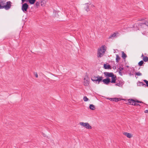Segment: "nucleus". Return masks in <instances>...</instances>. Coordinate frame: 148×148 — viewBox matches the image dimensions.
Returning <instances> with one entry per match:
<instances>
[{
    "label": "nucleus",
    "instance_id": "nucleus-1",
    "mask_svg": "<svg viewBox=\"0 0 148 148\" xmlns=\"http://www.w3.org/2000/svg\"><path fill=\"white\" fill-rule=\"evenodd\" d=\"M106 50V47L104 45H103L98 49L97 53V57L100 58L103 56Z\"/></svg>",
    "mask_w": 148,
    "mask_h": 148
},
{
    "label": "nucleus",
    "instance_id": "nucleus-2",
    "mask_svg": "<svg viewBox=\"0 0 148 148\" xmlns=\"http://www.w3.org/2000/svg\"><path fill=\"white\" fill-rule=\"evenodd\" d=\"M103 77L102 76H100L99 75H97V76L92 77L91 79L94 82L99 84L100 82H102V80Z\"/></svg>",
    "mask_w": 148,
    "mask_h": 148
},
{
    "label": "nucleus",
    "instance_id": "nucleus-3",
    "mask_svg": "<svg viewBox=\"0 0 148 148\" xmlns=\"http://www.w3.org/2000/svg\"><path fill=\"white\" fill-rule=\"evenodd\" d=\"M128 101L129 103H130V104H132V105L135 106H140L139 104L136 103H143L142 101H139L137 100H135L132 99H129Z\"/></svg>",
    "mask_w": 148,
    "mask_h": 148
},
{
    "label": "nucleus",
    "instance_id": "nucleus-4",
    "mask_svg": "<svg viewBox=\"0 0 148 148\" xmlns=\"http://www.w3.org/2000/svg\"><path fill=\"white\" fill-rule=\"evenodd\" d=\"M79 124L87 129H91L92 128L91 126L88 123L80 122L79 123Z\"/></svg>",
    "mask_w": 148,
    "mask_h": 148
},
{
    "label": "nucleus",
    "instance_id": "nucleus-5",
    "mask_svg": "<svg viewBox=\"0 0 148 148\" xmlns=\"http://www.w3.org/2000/svg\"><path fill=\"white\" fill-rule=\"evenodd\" d=\"M12 4V3L11 1H7L5 3V5H4V6L2 8H4L7 10H9L11 7Z\"/></svg>",
    "mask_w": 148,
    "mask_h": 148
},
{
    "label": "nucleus",
    "instance_id": "nucleus-6",
    "mask_svg": "<svg viewBox=\"0 0 148 148\" xmlns=\"http://www.w3.org/2000/svg\"><path fill=\"white\" fill-rule=\"evenodd\" d=\"M22 4L21 9L23 12L25 13L27 11L29 5L27 3H23Z\"/></svg>",
    "mask_w": 148,
    "mask_h": 148
},
{
    "label": "nucleus",
    "instance_id": "nucleus-7",
    "mask_svg": "<svg viewBox=\"0 0 148 148\" xmlns=\"http://www.w3.org/2000/svg\"><path fill=\"white\" fill-rule=\"evenodd\" d=\"M115 85L120 87H122L124 84V82L122 80H116Z\"/></svg>",
    "mask_w": 148,
    "mask_h": 148
},
{
    "label": "nucleus",
    "instance_id": "nucleus-8",
    "mask_svg": "<svg viewBox=\"0 0 148 148\" xmlns=\"http://www.w3.org/2000/svg\"><path fill=\"white\" fill-rule=\"evenodd\" d=\"M102 82H103L104 84L106 85H108L110 82V78H108L103 79Z\"/></svg>",
    "mask_w": 148,
    "mask_h": 148
},
{
    "label": "nucleus",
    "instance_id": "nucleus-9",
    "mask_svg": "<svg viewBox=\"0 0 148 148\" xmlns=\"http://www.w3.org/2000/svg\"><path fill=\"white\" fill-rule=\"evenodd\" d=\"M104 74L106 77H112L114 75L112 73L108 72H104Z\"/></svg>",
    "mask_w": 148,
    "mask_h": 148
},
{
    "label": "nucleus",
    "instance_id": "nucleus-10",
    "mask_svg": "<svg viewBox=\"0 0 148 148\" xmlns=\"http://www.w3.org/2000/svg\"><path fill=\"white\" fill-rule=\"evenodd\" d=\"M89 83V79L88 78H84V85L85 86H88Z\"/></svg>",
    "mask_w": 148,
    "mask_h": 148
},
{
    "label": "nucleus",
    "instance_id": "nucleus-11",
    "mask_svg": "<svg viewBox=\"0 0 148 148\" xmlns=\"http://www.w3.org/2000/svg\"><path fill=\"white\" fill-rule=\"evenodd\" d=\"M116 76L114 75L111 77V81H110V82L112 83H115L116 82Z\"/></svg>",
    "mask_w": 148,
    "mask_h": 148
},
{
    "label": "nucleus",
    "instance_id": "nucleus-12",
    "mask_svg": "<svg viewBox=\"0 0 148 148\" xmlns=\"http://www.w3.org/2000/svg\"><path fill=\"white\" fill-rule=\"evenodd\" d=\"M5 1H0V9H3L4 8H2L5 5Z\"/></svg>",
    "mask_w": 148,
    "mask_h": 148
},
{
    "label": "nucleus",
    "instance_id": "nucleus-13",
    "mask_svg": "<svg viewBox=\"0 0 148 148\" xmlns=\"http://www.w3.org/2000/svg\"><path fill=\"white\" fill-rule=\"evenodd\" d=\"M123 134L128 138H130L132 137V135L130 133L125 132L123 133Z\"/></svg>",
    "mask_w": 148,
    "mask_h": 148
},
{
    "label": "nucleus",
    "instance_id": "nucleus-14",
    "mask_svg": "<svg viewBox=\"0 0 148 148\" xmlns=\"http://www.w3.org/2000/svg\"><path fill=\"white\" fill-rule=\"evenodd\" d=\"M116 34L115 33H114L113 34H112L109 37V39H113L114 38L116 37Z\"/></svg>",
    "mask_w": 148,
    "mask_h": 148
},
{
    "label": "nucleus",
    "instance_id": "nucleus-15",
    "mask_svg": "<svg viewBox=\"0 0 148 148\" xmlns=\"http://www.w3.org/2000/svg\"><path fill=\"white\" fill-rule=\"evenodd\" d=\"M105 69H110V66L109 65H107L104 64L103 65Z\"/></svg>",
    "mask_w": 148,
    "mask_h": 148
},
{
    "label": "nucleus",
    "instance_id": "nucleus-16",
    "mask_svg": "<svg viewBox=\"0 0 148 148\" xmlns=\"http://www.w3.org/2000/svg\"><path fill=\"white\" fill-rule=\"evenodd\" d=\"M89 108L90 109L92 110H94L95 109V106L93 104H90Z\"/></svg>",
    "mask_w": 148,
    "mask_h": 148
},
{
    "label": "nucleus",
    "instance_id": "nucleus-17",
    "mask_svg": "<svg viewBox=\"0 0 148 148\" xmlns=\"http://www.w3.org/2000/svg\"><path fill=\"white\" fill-rule=\"evenodd\" d=\"M127 57L126 55L124 53L123 51L122 52V57L123 59H125Z\"/></svg>",
    "mask_w": 148,
    "mask_h": 148
},
{
    "label": "nucleus",
    "instance_id": "nucleus-18",
    "mask_svg": "<svg viewBox=\"0 0 148 148\" xmlns=\"http://www.w3.org/2000/svg\"><path fill=\"white\" fill-rule=\"evenodd\" d=\"M29 3L31 4H34L36 0H28Z\"/></svg>",
    "mask_w": 148,
    "mask_h": 148
},
{
    "label": "nucleus",
    "instance_id": "nucleus-19",
    "mask_svg": "<svg viewBox=\"0 0 148 148\" xmlns=\"http://www.w3.org/2000/svg\"><path fill=\"white\" fill-rule=\"evenodd\" d=\"M45 0H43L41 2V5L42 6H44L45 4Z\"/></svg>",
    "mask_w": 148,
    "mask_h": 148
},
{
    "label": "nucleus",
    "instance_id": "nucleus-20",
    "mask_svg": "<svg viewBox=\"0 0 148 148\" xmlns=\"http://www.w3.org/2000/svg\"><path fill=\"white\" fill-rule=\"evenodd\" d=\"M116 62H118L120 60V58L118 55H116Z\"/></svg>",
    "mask_w": 148,
    "mask_h": 148
},
{
    "label": "nucleus",
    "instance_id": "nucleus-21",
    "mask_svg": "<svg viewBox=\"0 0 148 148\" xmlns=\"http://www.w3.org/2000/svg\"><path fill=\"white\" fill-rule=\"evenodd\" d=\"M110 99H111V100L112 101H114L115 102H117L118 101H119V99L118 98H115L114 99H111L110 98Z\"/></svg>",
    "mask_w": 148,
    "mask_h": 148
},
{
    "label": "nucleus",
    "instance_id": "nucleus-22",
    "mask_svg": "<svg viewBox=\"0 0 148 148\" xmlns=\"http://www.w3.org/2000/svg\"><path fill=\"white\" fill-rule=\"evenodd\" d=\"M143 60L145 62L148 61V57L147 56H143Z\"/></svg>",
    "mask_w": 148,
    "mask_h": 148
},
{
    "label": "nucleus",
    "instance_id": "nucleus-23",
    "mask_svg": "<svg viewBox=\"0 0 148 148\" xmlns=\"http://www.w3.org/2000/svg\"><path fill=\"white\" fill-rule=\"evenodd\" d=\"M83 100L85 101H88V99L86 96H84L83 97Z\"/></svg>",
    "mask_w": 148,
    "mask_h": 148
},
{
    "label": "nucleus",
    "instance_id": "nucleus-24",
    "mask_svg": "<svg viewBox=\"0 0 148 148\" xmlns=\"http://www.w3.org/2000/svg\"><path fill=\"white\" fill-rule=\"evenodd\" d=\"M85 10L87 12H88L90 10V9L89 8V6L88 5H87L85 7Z\"/></svg>",
    "mask_w": 148,
    "mask_h": 148
},
{
    "label": "nucleus",
    "instance_id": "nucleus-25",
    "mask_svg": "<svg viewBox=\"0 0 148 148\" xmlns=\"http://www.w3.org/2000/svg\"><path fill=\"white\" fill-rule=\"evenodd\" d=\"M143 61L142 60H141L138 63V64L140 66H141L143 64Z\"/></svg>",
    "mask_w": 148,
    "mask_h": 148
},
{
    "label": "nucleus",
    "instance_id": "nucleus-26",
    "mask_svg": "<svg viewBox=\"0 0 148 148\" xmlns=\"http://www.w3.org/2000/svg\"><path fill=\"white\" fill-rule=\"evenodd\" d=\"M135 74L138 76H141L142 75V73L140 72H136Z\"/></svg>",
    "mask_w": 148,
    "mask_h": 148
},
{
    "label": "nucleus",
    "instance_id": "nucleus-27",
    "mask_svg": "<svg viewBox=\"0 0 148 148\" xmlns=\"http://www.w3.org/2000/svg\"><path fill=\"white\" fill-rule=\"evenodd\" d=\"M138 25L139 26H140L141 27L144 24V22L143 23H138Z\"/></svg>",
    "mask_w": 148,
    "mask_h": 148
},
{
    "label": "nucleus",
    "instance_id": "nucleus-28",
    "mask_svg": "<svg viewBox=\"0 0 148 148\" xmlns=\"http://www.w3.org/2000/svg\"><path fill=\"white\" fill-rule=\"evenodd\" d=\"M143 81L146 83V86L148 87V81L146 79H144Z\"/></svg>",
    "mask_w": 148,
    "mask_h": 148
},
{
    "label": "nucleus",
    "instance_id": "nucleus-29",
    "mask_svg": "<svg viewBox=\"0 0 148 148\" xmlns=\"http://www.w3.org/2000/svg\"><path fill=\"white\" fill-rule=\"evenodd\" d=\"M40 3L38 2H37L36 3V5L37 8H38L40 5Z\"/></svg>",
    "mask_w": 148,
    "mask_h": 148
},
{
    "label": "nucleus",
    "instance_id": "nucleus-30",
    "mask_svg": "<svg viewBox=\"0 0 148 148\" xmlns=\"http://www.w3.org/2000/svg\"><path fill=\"white\" fill-rule=\"evenodd\" d=\"M144 25H146V26H148V21H145L144 22Z\"/></svg>",
    "mask_w": 148,
    "mask_h": 148
},
{
    "label": "nucleus",
    "instance_id": "nucleus-31",
    "mask_svg": "<svg viewBox=\"0 0 148 148\" xmlns=\"http://www.w3.org/2000/svg\"><path fill=\"white\" fill-rule=\"evenodd\" d=\"M119 69V71H121L124 69V68L123 67H120Z\"/></svg>",
    "mask_w": 148,
    "mask_h": 148
},
{
    "label": "nucleus",
    "instance_id": "nucleus-32",
    "mask_svg": "<svg viewBox=\"0 0 148 148\" xmlns=\"http://www.w3.org/2000/svg\"><path fill=\"white\" fill-rule=\"evenodd\" d=\"M34 74L35 76V77H36V78H37L38 77V74L37 73H34Z\"/></svg>",
    "mask_w": 148,
    "mask_h": 148
},
{
    "label": "nucleus",
    "instance_id": "nucleus-33",
    "mask_svg": "<svg viewBox=\"0 0 148 148\" xmlns=\"http://www.w3.org/2000/svg\"><path fill=\"white\" fill-rule=\"evenodd\" d=\"M22 1L21 4H23V3L24 2H25L26 0H21Z\"/></svg>",
    "mask_w": 148,
    "mask_h": 148
},
{
    "label": "nucleus",
    "instance_id": "nucleus-34",
    "mask_svg": "<svg viewBox=\"0 0 148 148\" xmlns=\"http://www.w3.org/2000/svg\"><path fill=\"white\" fill-rule=\"evenodd\" d=\"M145 20L143 19H139L138 20V21H143V20Z\"/></svg>",
    "mask_w": 148,
    "mask_h": 148
},
{
    "label": "nucleus",
    "instance_id": "nucleus-35",
    "mask_svg": "<svg viewBox=\"0 0 148 148\" xmlns=\"http://www.w3.org/2000/svg\"><path fill=\"white\" fill-rule=\"evenodd\" d=\"M119 73L121 75H122V74L121 71H119Z\"/></svg>",
    "mask_w": 148,
    "mask_h": 148
},
{
    "label": "nucleus",
    "instance_id": "nucleus-36",
    "mask_svg": "<svg viewBox=\"0 0 148 148\" xmlns=\"http://www.w3.org/2000/svg\"><path fill=\"white\" fill-rule=\"evenodd\" d=\"M140 85H142L143 86L145 85L144 84H143V83L142 82H140Z\"/></svg>",
    "mask_w": 148,
    "mask_h": 148
},
{
    "label": "nucleus",
    "instance_id": "nucleus-37",
    "mask_svg": "<svg viewBox=\"0 0 148 148\" xmlns=\"http://www.w3.org/2000/svg\"><path fill=\"white\" fill-rule=\"evenodd\" d=\"M145 113H148V110H146L145 111Z\"/></svg>",
    "mask_w": 148,
    "mask_h": 148
},
{
    "label": "nucleus",
    "instance_id": "nucleus-38",
    "mask_svg": "<svg viewBox=\"0 0 148 148\" xmlns=\"http://www.w3.org/2000/svg\"><path fill=\"white\" fill-rule=\"evenodd\" d=\"M135 26H136V24H134V25L133 26V27H135Z\"/></svg>",
    "mask_w": 148,
    "mask_h": 148
},
{
    "label": "nucleus",
    "instance_id": "nucleus-39",
    "mask_svg": "<svg viewBox=\"0 0 148 148\" xmlns=\"http://www.w3.org/2000/svg\"><path fill=\"white\" fill-rule=\"evenodd\" d=\"M143 56H144L143 55V54H142V55L141 56V57H143Z\"/></svg>",
    "mask_w": 148,
    "mask_h": 148
},
{
    "label": "nucleus",
    "instance_id": "nucleus-40",
    "mask_svg": "<svg viewBox=\"0 0 148 148\" xmlns=\"http://www.w3.org/2000/svg\"><path fill=\"white\" fill-rule=\"evenodd\" d=\"M92 7H94V6L93 5H92L91 6Z\"/></svg>",
    "mask_w": 148,
    "mask_h": 148
}]
</instances>
